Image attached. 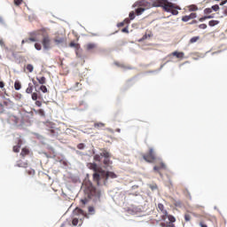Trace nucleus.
<instances>
[{"instance_id":"f257e3e1","label":"nucleus","mask_w":227,"mask_h":227,"mask_svg":"<svg viewBox=\"0 0 227 227\" xmlns=\"http://www.w3.org/2000/svg\"><path fill=\"white\" fill-rule=\"evenodd\" d=\"M87 168L94 172L92 178L98 186L107 185V180H109V178H118V176L114 172L106 171L98 167L97 163H88Z\"/></svg>"},{"instance_id":"f03ea898","label":"nucleus","mask_w":227,"mask_h":227,"mask_svg":"<svg viewBox=\"0 0 227 227\" xmlns=\"http://www.w3.org/2000/svg\"><path fill=\"white\" fill-rule=\"evenodd\" d=\"M153 6H160L165 12L172 13V15H178V6H176L175 4L168 0H155V2L153 3Z\"/></svg>"},{"instance_id":"7ed1b4c3","label":"nucleus","mask_w":227,"mask_h":227,"mask_svg":"<svg viewBox=\"0 0 227 227\" xmlns=\"http://www.w3.org/2000/svg\"><path fill=\"white\" fill-rule=\"evenodd\" d=\"M83 187L84 193L88 198H90V200H91V198L100 200L101 192L93 186V183H91V181H84Z\"/></svg>"},{"instance_id":"20e7f679","label":"nucleus","mask_w":227,"mask_h":227,"mask_svg":"<svg viewBox=\"0 0 227 227\" xmlns=\"http://www.w3.org/2000/svg\"><path fill=\"white\" fill-rule=\"evenodd\" d=\"M73 214H74V218L72 220L73 226H77V224L79 226H82V219H84V217H88L86 213L79 207H76L74 210Z\"/></svg>"},{"instance_id":"39448f33","label":"nucleus","mask_w":227,"mask_h":227,"mask_svg":"<svg viewBox=\"0 0 227 227\" xmlns=\"http://www.w3.org/2000/svg\"><path fill=\"white\" fill-rule=\"evenodd\" d=\"M136 6H139L136 10L137 15H142L143 12H145V10H148L149 8L152 7V5L148 2H146L145 0H142L140 2H137Z\"/></svg>"},{"instance_id":"423d86ee","label":"nucleus","mask_w":227,"mask_h":227,"mask_svg":"<svg viewBox=\"0 0 227 227\" xmlns=\"http://www.w3.org/2000/svg\"><path fill=\"white\" fill-rule=\"evenodd\" d=\"M144 160L145 162H155L157 160V155L155 154V151H153V148H150L148 153H144L142 155Z\"/></svg>"},{"instance_id":"0eeeda50","label":"nucleus","mask_w":227,"mask_h":227,"mask_svg":"<svg viewBox=\"0 0 227 227\" xmlns=\"http://www.w3.org/2000/svg\"><path fill=\"white\" fill-rule=\"evenodd\" d=\"M37 34L36 32L30 33V37L23 39L21 41V44L24 45V43H31V42H38V38H36Z\"/></svg>"},{"instance_id":"6e6552de","label":"nucleus","mask_w":227,"mask_h":227,"mask_svg":"<svg viewBox=\"0 0 227 227\" xmlns=\"http://www.w3.org/2000/svg\"><path fill=\"white\" fill-rule=\"evenodd\" d=\"M43 49H51V37H49V35H43Z\"/></svg>"},{"instance_id":"1a4fd4ad","label":"nucleus","mask_w":227,"mask_h":227,"mask_svg":"<svg viewBox=\"0 0 227 227\" xmlns=\"http://www.w3.org/2000/svg\"><path fill=\"white\" fill-rule=\"evenodd\" d=\"M158 209L160 210L162 215H161V221H166L168 217H169V215H168V211L164 209V204L159 203L158 204Z\"/></svg>"},{"instance_id":"9d476101","label":"nucleus","mask_w":227,"mask_h":227,"mask_svg":"<svg viewBox=\"0 0 227 227\" xmlns=\"http://www.w3.org/2000/svg\"><path fill=\"white\" fill-rule=\"evenodd\" d=\"M53 42L55 43V45H63V43H65V42H67V38L63 35H56L53 38Z\"/></svg>"},{"instance_id":"9b49d317","label":"nucleus","mask_w":227,"mask_h":227,"mask_svg":"<svg viewBox=\"0 0 227 227\" xmlns=\"http://www.w3.org/2000/svg\"><path fill=\"white\" fill-rule=\"evenodd\" d=\"M198 17V14L196 12H192L190 15H185L182 17L183 22H189V20L192 19H196Z\"/></svg>"},{"instance_id":"f8f14e48","label":"nucleus","mask_w":227,"mask_h":227,"mask_svg":"<svg viewBox=\"0 0 227 227\" xmlns=\"http://www.w3.org/2000/svg\"><path fill=\"white\" fill-rule=\"evenodd\" d=\"M169 56H174L177 59L182 60L185 58V53H184V51H174Z\"/></svg>"},{"instance_id":"ddd939ff","label":"nucleus","mask_w":227,"mask_h":227,"mask_svg":"<svg viewBox=\"0 0 227 227\" xmlns=\"http://www.w3.org/2000/svg\"><path fill=\"white\" fill-rule=\"evenodd\" d=\"M103 164H104V168L107 169L108 168H111L113 161L111 160V158H105L103 160Z\"/></svg>"},{"instance_id":"4468645a","label":"nucleus","mask_w":227,"mask_h":227,"mask_svg":"<svg viewBox=\"0 0 227 227\" xmlns=\"http://www.w3.org/2000/svg\"><path fill=\"white\" fill-rule=\"evenodd\" d=\"M168 227H176L175 226V223H176V218H175V216H173L172 215H169L168 216Z\"/></svg>"},{"instance_id":"2eb2a0df","label":"nucleus","mask_w":227,"mask_h":227,"mask_svg":"<svg viewBox=\"0 0 227 227\" xmlns=\"http://www.w3.org/2000/svg\"><path fill=\"white\" fill-rule=\"evenodd\" d=\"M69 47H73L74 49H75L76 55L79 54L78 51H79V49H81V44L74 43V42H71L69 43Z\"/></svg>"},{"instance_id":"dca6fc26","label":"nucleus","mask_w":227,"mask_h":227,"mask_svg":"<svg viewBox=\"0 0 227 227\" xmlns=\"http://www.w3.org/2000/svg\"><path fill=\"white\" fill-rule=\"evenodd\" d=\"M20 146H22V140L19 139L18 145L13 146V152L19 153V152H20Z\"/></svg>"},{"instance_id":"f3484780","label":"nucleus","mask_w":227,"mask_h":227,"mask_svg":"<svg viewBox=\"0 0 227 227\" xmlns=\"http://www.w3.org/2000/svg\"><path fill=\"white\" fill-rule=\"evenodd\" d=\"M100 155L101 157H104L105 159L106 158H111V154L109 153V152H107V150L106 149H100Z\"/></svg>"},{"instance_id":"a211bd4d","label":"nucleus","mask_w":227,"mask_h":227,"mask_svg":"<svg viewBox=\"0 0 227 227\" xmlns=\"http://www.w3.org/2000/svg\"><path fill=\"white\" fill-rule=\"evenodd\" d=\"M17 168H27V161L18 160L16 164Z\"/></svg>"},{"instance_id":"6ab92c4d","label":"nucleus","mask_w":227,"mask_h":227,"mask_svg":"<svg viewBox=\"0 0 227 227\" xmlns=\"http://www.w3.org/2000/svg\"><path fill=\"white\" fill-rule=\"evenodd\" d=\"M104 127H106V124L104 122L94 123V129H98V130H100V129H104Z\"/></svg>"},{"instance_id":"aec40b11","label":"nucleus","mask_w":227,"mask_h":227,"mask_svg":"<svg viewBox=\"0 0 227 227\" xmlns=\"http://www.w3.org/2000/svg\"><path fill=\"white\" fill-rule=\"evenodd\" d=\"M29 154V149L27 147L22 148L20 155L24 158Z\"/></svg>"},{"instance_id":"412c9836","label":"nucleus","mask_w":227,"mask_h":227,"mask_svg":"<svg viewBox=\"0 0 227 227\" xmlns=\"http://www.w3.org/2000/svg\"><path fill=\"white\" fill-rule=\"evenodd\" d=\"M95 47H97V45L95 43H88L86 45V49L87 51H93V49H95Z\"/></svg>"},{"instance_id":"4be33fe9","label":"nucleus","mask_w":227,"mask_h":227,"mask_svg":"<svg viewBox=\"0 0 227 227\" xmlns=\"http://www.w3.org/2000/svg\"><path fill=\"white\" fill-rule=\"evenodd\" d=\"M217 24H219V20H210L208 22V26H210V27H214V26H217Z\"/></svg>"},{"instance_id":"5701e85b","label":"nucleus","mask_w":227,"mask_h":227,"mask_svg":"<svg viewBox=\"0 0 227 227\" xmlns=\"http://www.w3.org/2000/svg\"><path fill=\"white\" fill-rule=\"evenodd\" d=\"M189 12H198V6L195 4H192L188 7Z\"/></svg>"},{"instance_id":"b1692460","label":"nucleus","mask_w":227,"mask_h":227,"mask_svg":"<svg viewBox=\"0 0 227 227\" xmlns=\"http://www.w3.org/2000/svg\"><path fill=\"white\" fill-rule=\"evenodd\" d=\"M36 80L38 81L39 84H45V82H46V79L44 76L40 77V78L36 77Z\"/></svg>"},{"instance_id":"393cba45","label":"nucleus","mask_w":227,"mask_h":227,"mask_svg":"<svg viewBox=\"0 0 227 227\" xmlns=\"http://www.w3.org/2000/svg\"><path fill=\"white\" fill-rule=\"evenodd\" d=\"M26 93H28V94L33 93V84L32 83H28V87L26 90Z\"/></svg>"},{"instance_id":"a878e982","label":"nucleus","mask_w":227,"mask_h":227,"mask_svg":"<svg viewBox=\"0 0 227 227\" xmlns=\"http://www.w3.org/2000/svg\"><path fill=\"white\" fill-rule=\"evenodd\" d=\"M20 88H22V85L20 84V82H14V90H16L17 91H19V90H20Z\"/></svg>"},{"instance_id":"bb28decb","label":"nucleus","mask_w":227,"mask_h":227,"mask_svg":"<svg viewBox=\"0 0 227 227\" xmlns=\"http://www.w3.org/2000/svg\"><path fill=\"white\" fill-rule=\"evenodd\" d=\"M102 155L100 154H95L94 155V160H96V162H100V160H102Z\"/></svg>"},{"instance_id":"cd10ccee","label":"nucleus","mask_w":227,"mask_h":227,"mask_svg":"<svg viewBox=\"0 0 227 227\" xmlns=\"http://www.w3.org/2000/svg\"><path fill=\"white\" fill-rule=\"evenodd\" d=\"M200 40V36H194L190 39V43H196Z\"/></svg>"},{"instance_id":"c85d7f7f","label":"nucleus","mask_w":227,"mask_h":227,"mask_svg":"<svg viewBox=\"0 0 227 227\" xmlns=\"http://www.w3.org/2000/svg\"><path fill=\"white\" fill-rule=\"evenodd\" d=\"M27 70L31 74L33 70H35V67L31 64L27 65Z\"/></svg>"},{"instance_id":"c756f323","label":"nucleus","mask_w":227,"mask_h":227,"mask_svg":"<svg viewBox=\"0 0 227 227\" xmlns=\"http://www.w3.org/2000/svg\"><path fill=\"white\" fill-rule=\"evenodd\" d=\"M136 19V13L134 12H129V20H134Z\"/></svg>"},{"instance_id":"7c9ffc66","label":"nucleus","mask_w":227,"mask_h":227,"mask_svg":"<svg viewBox=\"0 0 227 227\" xmlns=\"http://www.w3.org/2000/svg\"><path fill=\"white\" fill-rule=\"evenodd\" d=\"M88 210H89V213H90L91 215H93V214H95V207L90 206Z\"/></svg>"},{"instance_id":"2f4dec72","label":"nucleus","mask_w":227,"mask_h":227,"mask_svg":"<svg viewBox=\"0 0 227 227\" xmlns=\"http://www.w3.org/2000/svg\"><path fill=\"white\" fill-rule=\"evenodd\" d=\"M211 12H212V8H206L204 10L205 15H209V13H211Z\"/></svg>"},{"instance_id":"473e14b6","label":"nucleus","mask_w":227,"mask_h":227,"mask_svg":"<svg viewBox=\"0 0 227 227\" xmlns=\"http://www.w3.org/2000/svg\"><path fill=\"white\" fill-rule=\"evenodd\" d=\"M35 49H36V51H42V44L38 43H35Z\"/></svg>"},{"instance_id":"72a5a7b5","label":"nucleus","mask_w":227,"mask_h":227,"mask_svg":"<svg viewBox=\"0 0 227 227\" xmlns=\"http://www.w3.org/2000/svg\"><path fill=\"white\" fill-rule=\"evenodd\" d=\"M32 100H38V93L36 92L32 93Z\"/></svg>"},{"instance_id":"f704fd0d","label":"nucleus","mask_w":227,"mask_h":227,"mask_svg":"<svg viewBox=\"0 0 227 227\" xmlns=\"http://www.w3.org/2000/svg\"><path fill=\"white\" fill-rule=\"evenodd\" d=\"M153 171H156V172L159 173L160 176H162V174H160V172H159V171H160V167H159V165L153 167Z\"/></svg>"},{"instance_id":"c9c22d12","label":"nucleus","mask_w":227,"mask_h":227,"mask_svg":"<svg viewBox=\"0 0 227 227\" xmlns=\"http://www.w3.org/2000/svg\"><path fill=\"white\" fill-rule=\"evenodd\" d=\"M40 90L43 93H47V87L45 85H42Z\"/></svg>"},{"instance_id":"e433bc0d","label":"nucleus","mask_w":227,"mask_h":227,"mask_svg":"<svg viewBox=\"0 0 227 227\" xmlns=\"http://www.w3.org/2000/svg\"><path fill=\"white\" fill-rule=\"evenodd\" d=\"M184 220H185L186 223H189V221H191V215L185 214L184 215Z\"/></svg>"},{"instance_id":"4c0bfd02","label":"nucleus","mask_w":227,"mask_h":227,"mask_svg":"<svg viewBox=\"0 0 227 227\" xmlns=\"http://www.w3.org/2000/svg\"><path fill=\"white\" fill-rule=\"evenodd\" d=\"M211 10L214 12H219V5L215 4L211 7Z\"/></svg>"},{"instance_id":"58836bf2","label":"nucleus","mask_w":227,"mask_h":227,"mask_svg":"<svg viewBox=\"0 0 227 227\" xmlns=\"http://www.w3.org/2000/svg\"><path fill=\"white\" fill-rule=\"evenodd\" d=\"M152 34H145V35H143L141 40H146L147 38H151Z\"/></svg>"},{"instance_id":"ea45409f","label":"nucleus","mask_w":227,"mask_h":227,"mask_svg":"<svg viewBox=\"0 0 227 227\" xmlns=\"http://www.w3.org/2000/svg\"><path fill=\"white\" fill-rule=\"evenodd\" d=\"M14 4H16V6H20V4H22V0H14Z\"/></svg>"},{"instance_id":"a19ab883","label":"nucleus","mask_w":227,"mask_h":227,"mask_svg":"<svg viewBox=\"0 0 227 227\" xmlns=\"http://www.w3.org/2000/svg\"><path fill=\"white\" fill-rule=\"evenodd\" d=\"M84 144H82V143H81V144H78V145H77V148H78V150H84Z\"/></svg>"},{"instance_id":"79ce46f5","label":"nucleus","mask_w":227,"mask_h":227,"mask_svg":"<svg viewBox=\"0 0 227 227\" xmlns=\"http://www.w3.org/2000/svg\"><path fill=\"white\" fill-rule=\"evenodd\" d=\"M158 166L160 169H166V164H164V162H160Z\"/></svg>"},{"instance_id":"37998d69","label":"nucleus","mask_w":227,"mask_h":227,"mask_svg":"<svg viewBox=\"0 0 227 227\" xmlns=\"http://www.w3.org/2000/svg\"><path fill=\"white\" fill-rule=\"evenodd\" d=\"M199 27H200V29H207V24L202 23V24L199 25Z\"/></svg>"},{"instance_id":"c03bdc74","label":"nucleus","mask_w":227,"mask_h":227,"mask_svg":"<svg viewBox=\"0 0 227 227\" xmlns=\"http://www.w3.org/2000/svg\"><path fill=\"white\" fill-rule=\"evenodd\" d=\"M27 175L33 176L35 175V169H28L27 170Z\"/></svg>"},{"instance_id":"a18cd8bd","label":"nucleus","mask_w":227,"mask_h":227,"mask_svg":"<svg viewBox=\"0 0 227 227\" xmlns=\"http://www.w3.org/2000/svg\"><path fill=\"white\" fill-rule=\"evenodd\" d=\"M80 201H81V204L84 206V205H86V203H88V199H86V198L82 199Z\"/></svg>"},{"instance_id":"49530a36","label":"nucleus","mask_w":227,"mask_h":227,"mask_svg":"<svg viewBox=\"0 0 227 227\" xmlns=\"http://www.w3.org/2000/svg\"><path fill=\"white\" fill-rule=\"evenodd\" d=\"M208 18H209V17H207V16H204V17H202V18H200L199 20H200V22H204V20H208Z\"/></svg>"},{"instance_id":"de8ad7c7","label":"nucleus","mask_w":227,"mask_h":227,"mask_svg":"<svg viewBox=\"0 0 227 227\" xmlns=\"http://www.w3.org/2000/svg\"><path fill=\"white\" fill-rule=\"evenodd\" d=\"M38 114H40V116H45V112H43V109H39L38 110Z\"/></svg>"},{"instance_id":"09e8293b","label":"nucleus","mask_w":227,"mask_h":227,"mask_svg":"<svg viewBox=\"0 0 227 227\" xmlns=\"http://www.w3.org/2000/svg\"><path fill=\"white\" fill-rule=\"evenodd\" d=\"M149 187H150V189L153 190V191L157 190V184H150Z\"/></svg>"},{"instance_id":"8fccbe9b","label":"nucleus","mask_w":227,"mask_h":227,"mask_svg":"<svg viewBox=\"0 0 227 227\" xmlns=\"http://www.w3.org/2000/svg\"><path fill=\"white\" fill-rule=\"evenodd\" d=\"M0 45L1 47H6V44H4V41L2 38H0Z\"/></svg>"},{"instance_id":"3c124183","label":"nucleus","mask_w":227,"mask_h":227,"mask_svg":"<svg viewBox=\"0 0 227 227\" xmlns=\"http://www.w3.org/2000/svg\"><path fill=\"white\" fill-rule=\"evenodd\" d=\"M169 225V223H160V226H161V227H168Z\"/></svg>"},{"instance_id":"603ef678","label":"nucleus","mask_w":227,"mask_h":227,"mask_svg":"<svg viewBox=\"0 0 227 227\" xmlns=\"http://www.w3.org/2000/svg\"><path fill=\"white\" fill-rule=\"evenodd\" d=\"M123 26H125V22H120L117 24V27H123Z\"/></svg>"},{"instance_id":"864d4df0","label":"nucleus","mask_w":227,"mask_h":227,"mask_svg":"<svg viewBox=\"0 0 227 227\" xmlns=\"http://www.w3.org/2000/svg\"><path fill=\"white\" fill-rule=\"evenodd\" d=\"M35 106H37V107H42V101H35Z\"/></svg>"},{"instance_id":"5fc2aeb1","label":"nucleus","mask_w":227,"mask_h":227,"mask_svg":"<svg viewBox=\"0 0 227 227\" xmlns=\"http://www.w3.org/2000/svg\"><path fill=\"white\" fill-rule=\"evenodd\" d=\"M122 22H124V25L125 24H130V20L125 19Z\"/></svg>"},{"instance_id":"6e6d98bb","label":"nucleus","mask_w":227,"mask_h":227,"mask_svg":"<svg viewBox=\"0 0 227 227\" xmlns=\"http://www.w3.org/2000/svg\"><path fill=\"white\" fill-rule=\"evenodd\" d=\"M122 33H129V27H124L121 29Z\"/></svg>"},{"instance_id":"4d7b16f0","label":"nucleus","mask_w":227,"mask_h":227,"mask_svg":"<svg viewBox=\"0 0 227 227\" xmlns=\"http://www.w3.org/2000/svg\"><path fill=\"white\" fill-rule=\"evenodd\" d=\"M227 4V0L221 2L220 6H224Z\"/></svg>"},{"instance_id":"13d9d810","label":"nucleus","mask_w":227,"mask_h":227,"mask_svg":"<svg viewBox=\"0 0 227 227\" xmlns=\"http://www.w3.org/2000/svg\"><path fill=\"white\" fill-rule=\"evenodd\" d=\"M200 227H208V226H207V224H205L203 222H200Z\"/></svg>"},{"instance_id":"bf43d9fd","label":"nucleus","mask_w":227,"mask_h":227,"mask_svg":"<svg viewBox=\"0 0 227 227\" xmlns=\"http://www.w3.org/2000/svg\"><path fill=\"white\" fill-rule=\"evenodd\" d=\"M0 88H4V82H0Z\"/></svg>"},{"instance_id":"052dcab7","label":"nucleus","mask_w":227,"mask_h":227,"mask_svg":"<svg viewBox=\"0 0 227 227\" xmlns=\"http://www.w3.org/2000/svg\"><path fill=\"white\" fill-rule=\"evenodd\" d=\"M223 15L227 16V7H225L224 10H223Z\"/></svg>"},{"instance_id":"680f3d73","label":"nucleus","mask_w":227,"mask_h":227,"mask_svg":"<svg viewBox=\"0 0 227 227\" xmlns=\"http://www.w3.org/2000/svg\"><path fill=\"white\" fill-rule=\"evenodd\" d=\"M191 24H198V21L196 20H193Z\"/></svg>"},{"instance_id":"e2e57ef3","label":"nucleus","mask_w":227,"mask_h":227,"mask_svg":"<svg viewBox=\"0 0 227 227\" xmlns=\"http://www.w3.org/2000/svg\"><path fill=\"white\" fill-rule=\"evenodd\" d=\"M79 84H81V83H79V82H77L75 83L76 88H79Z\"/></svg>"},{"instance_id":"0e129e2a","label":"nucleus","mask_w":227,"mask_h":227,"mask_svg":"<svg viewBox=\"0 0 227 227\" xmlns=\"http://www.w3.org/2000/svg\"><path fill=\"white\" fill-rule=\"evenodd\" d=\"M207 17H209L208 19H214V15H208Z\"/></svg>"}]
</instances>
